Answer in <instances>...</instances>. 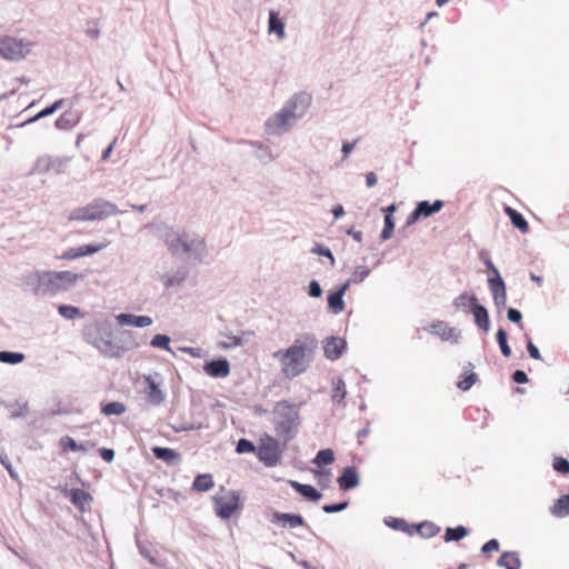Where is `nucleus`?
I'll list each match as a JSON object with an SVG mask.
<instances>
[{"mask_svg":"<svg viewBox=\"0 0 569 569\" xmlns=\"http://www.w3.org/2000/svg\"><path fill=\"white\" fill-rule=\"evenodd\" d=\"M317 346L316 337L307 333L298 337L288 348L274 351L272 356L280 362L282 375L293 379L307 370Z\"/></svg>","mask_w":569,"mask_h":569,"instance_id":"1","label":"nucleus"},{"mask_svg":"<svg viewBox=\"0 0 569 569\" xmlns=\"http://www.w3.org/2000/svg\"><path fill=\"white\" fill-rule=\"evenodd\" d=\"M34 277L33 292L37 296H56L70 289L80 279V274L69 270L37 271Z\"/></svg>","mask_w":569,"mask_h":569,"instance_id":"2","label":"nucleus"},{"mask_svg":"<svg viewBox=\"0 0 569 569\" xmlns=\"http://www.w3.org/2000/svg\"><path fill=\"white\" fill-rule=\"evenodd\" d=\"M272 421L277 436L288 442L295 438L301 422L299 407L287 400L278 401L272 410Z\"/></svg>","mask_w":569,"mask_h":569,"instance_id":"3","label":"nucleus"},{"mask_svg":"<svg viewBox=\"0 0 569 569\" xmlns=\"http://www.w3.org/2000/svg\"><path fill=\"white\" fill-rule=\"evenodd\" d=\"M310 101L311 98L308 94L295 96L287 107L267 120L266 132L268 134H281L284 132L289 128L290 122L309 107Z\"/></svg>","mask_w":569,"mask_h":569,"instance_id":"4","label":"nucleus"},{"mask_svg":"<svg viewBox=\"0 0 569 569\" xmlns=\"http://www.w3.org/2000/svg\"><path fill=\"white\" fill-rule=\"evenodd\" d=\"M164 243L174 256L193 254L196 258H201L206 254L204 239L198 236L180 234L174 230H168L164 234Z\"/></svg>","mask_w":569,"mask_h":569,"instance_id":"5","label":"nucleus"},{"mask_svg":"<svg viewBox=\"0 0 569 569\" xmlns=\"http://www.w3.org/2000/svg\"><path fill=\"white\" fill-rule=\"evenodd\" d=\"M118 212L119 210L116 204L102 199H97L84 207L74 209L68 214L67 219L68 221L103 220Z\"/></svg>","mask_w":569,"mask_h":569,"instance_id":"6","label":"nucleus"},{"mask_svg":"<svg viewBox=\"0 0 569 569\" xmlns=\"http://www.w3.org/2000/svg\"><path fill=\"white\" fill-rule=\"evenodd\" d=\"M257 456L267 467L277 466L282 456V448L278 439L264 433L259 441Z\"/></svg>","mask_w":569,"mask_h":569,"instance_id":"7","label":"nucleus"},{"mask_svg":"<svg viewBox=\"0 0 569 569\" xmlns=\"http://www.w3.org/2000/svg\"><path fill=\"white\" fill-rule=\"evenodd\" d=\"M214 511L221 519H229L241 508L240 496L234 490L221 489L213 497Z\"/></svg>","mask_w":569,"mask_h":569,"instance_id":"8","label":"nucleus"},{"mask_svg":"<svg viewBox=\"0 0 569 569\" xmlns=\"http://www.w3.org/2000/svg\"><path fill=\"white\" fill-rule=\"evenodd\" d=\"M28 49L26 44L18 39L4 37L0 39V56L9 60H19L26 56Z\"/></svg>","mask_w":569,"mask_h":569,"instance_id":"9","label":"nucleus"},{"mask_svg":"<svg viewBox=\"0 0 569 569\" xmlns=\"http://www.w3.org/2000/svg\"><path fill=\"white\" fill-rule=\"evenodd\" d=\"M443 207L442 200H436L433 203L429 201L418 202L416 209L408 216L407 224L411 226L416 223L420 218H428L433 213L439 212Z\"/></svg>","mask_w":569,"mask_h":569,"instance_id":"10","label":"nucleus"},{"mask_svg":"<svg viewBox=\"0 0 569 569\" xmlns=\"http://www.w3.org/2000/svg\"><path fill=\"white\" fill-rule=\"evenodd\" d=\"M487 266L489 269H491L496 277L495 278H490L489 279V288L493 295V299L496 301V303L498 305L501 300L502 303H505L506 301V288H505V282L503 280L501 279L498 270L495 268V266L492 264V262L489 260L487 261Z\"/></svg>","mask_w":569,"mask_h":569,"instance_id":"11","label":"nucleus"},{"mask_svg":"<svg viewBox=\"0 0 569 569\" xmlns=\"http://www.w3.org/2000/svg\"><path fill=\"white\" fill-rule=\"evenodd\" d=\"M346 349V341L338 337H331L325 341L323 353L329 360H337Z\"/></svg>","mask_w":569,"mask_h":569,"instance_id":"12","label":"nucleus"},{"mask_svg":"<svg viewBox=\"0 0 569 569\" xmlns=\"http://www.w3.org/2000/svg\"><path fill=\"white\" fill-rule=\"evenodd\" d=\"M104 247H106L104 243H100V244H86V246H82L79 248H70L60 256V259H62V260L78 259V258H81L84 256L93 254V253L100 251L101 249H103Z\"/></svg>","mask_w":569,"mask_h":569,"instance_id":"13","label":"nucleus"},{"mask_svg":"<svg viewBox=\"0 0 569 569\" xmlns=\"http://www.w3.org/2000/svg\"><path fill=\"white\" fill-rule=\"evenodd\" d=\"M271 522L293 529L303 526L305 519L300 515L274 512Z\"/></svg>","mask_w":569,"mask_h":569,"instance_id":"14","label":"nucleus"},{"mask_svg":"<svg viewBox=\"0 0 569 569\" xmlns=\"http://www.w3.org/2000/svg\"><path fill=\"white\" fill-rule=\"evenodd\" d=\"M203 369L207 375L214 378H224L230 373V366L226 359L209 361Z\"/></svg>","mask_w":569,"mask_h":569,"instance_id":"15","label":"nucleus"},{"mask_svg":"<svg viewBox=\"0 0 569 569\" xmlns=\"http://www.w3.org/2000/svg\"><path fill=\"white\" fill-rule=\"evenodd\" d=\"M144 381L147 383L146 395L148 401L152 405H160L163 401L164 396L159 383H157L151 376H146Z\"/></svg>","mask_w":569,"mask_h":569,"instance_id":"16","label":"nucleus"},{"mask_svg":"<svg viewBox=\"0 0 569 569\" xmlns=\"http://www.w3.org/2000/svg\"><path fill=\"white\" fill-rule=\"evenodd\" d=\"M117 321L121 326H133V327H148L152 323V319L149 316H136L131 313H120L117 316Z\"/></svg>","mask_w":569,"mask_h":569,"instance_id":"17","label":"nucleus"},{"mask_svg":"<svg viewBox=\"0 0 569 569\" xmlns=\"http://www.w3.org/2000/svg\"><path fill=\"white\" fill-rule=\"evenodd\" d=\"M359 483L358 471L355 467H347L343 469L342 475L338 478L339 488L349 490L357 487Z\"/></svg>","mask_w":569,"mask_h":569,"instance_id":"18","label":"nucleus"},{"mask_svg":"<svg viewBox=\"0 0 569 569\" xmlns=\"http://www.w3.org/2000/svg\"><path fill=\"white\" fill-rule=\"evenodd\" d=\"M348 287H349V282L345 283L343 286L340 287L339 290H337L336 292H332L328 296L329 308L335 313H340L343 311V309H345L343 295L347 291Z\"/></svg>","mask_w":569,"mask_h":569,"instance_id":"19","label":"nucleus"},{"mask_svg":"<svg viewBox=\"0 0 569 569\" xmlns=\"http://www.w3.org/2000/svg\"><path fill=\"white\" fill-rule=\"evenodd\" d=\"M80 113L77 111H64L57 120L56 127L60 130H68L73 128L80 121Z\"/></svg>","mask_w":569,"mask_h":569,"instance_id":"20","label":"nucleus"},{"mask_svg":"<svg viewBox=\"0 0 569 569\" xmlns=\"http://www.w3.org/2000/svg\"><path fill=\"white\" fill-rule=\"evenodd\" d=\"M431 331L439 336L442 340L457 339L458 333L455 328L450 327L445 321H435L430 326Z\"/></svg>","mask_w":569,"mask_h":569,"instance_id":"21","label":"nucleus"},{"mask_svg":"<svg viewBox=\"0 0 569 569\" xmlns=\"http://www.w3.org/2000/svg\"><path fill=\"white\" fill-rule=\"evenodd\" d=\"M497 565L505 569H520L521 560L516 551H505L497 560Z\"/></svg>","mask_w":569,"mask_h":569,"instance_id":"22","label":"nucleus"},{"mask_svg":"<svg viewBox=\"0 0 569 569\" xmlns=\"http://www.w3.org/2000/svg\"><path fill=\"white\" fill-rule=\"evenodd\" d=\"M505 212L511 220V223L520 232L527 233L529 231V224L521 213L511 207H505Z\"/></svg>","mask_w":569,"mask_h":569,"instance_id":"23","label":"nucleus"},{"mask_svg":"<svg viewBox=\"0 0 569 569\" xmlns=\"http://www.w3.org/2000/svg\"><path fill=\"white\" fill-rule=\"evenodd\" d=\"M290 486L305 498L311 501H318L321 498V493L311 485H302L298 481H290Z\"/></svg>","mask_w":569,"mask_h":569,"instance_id":"24","label":"nucleus"},{"mask_svg":"<svg viewBox=\"0 0 569 569\" xmlns=\"http://www.w3.org/2000/svg\"><path fill=\"white\" fill-rule=\"evenodd\" d=\"M550 512L557 518L569 516V493L558 498L550 507Z\"/></svg>","mask_w":569,"mask_h":569,"instance_id":"25","label":"nucleus"},{"mask_svg":"<svg viewBox=\"0 0 569 569\" xmlns=\"http://www.w3.org/2000/svg\"><path fill=\"white\" fill-rule=\"evenodd\" d=\"M471 312L473 315L475 322L477 323V326L479 328H481L482 330L488 331L489 330V317H488V312H487L486 308L476 303L471 308Z\"/></svg>","mask_w":569,"mask_h":569,"instance_id":"26","label":"nucleus"},{"mask_svg":"<svg viewBox=\"0 0 569 569\" xmlns=\"http://www.w3.org/2000/svg\"><path fill=\"white\" fill-rule=\"evenodd\" d=\"M214 486L213 478L210 473H202L196 477L192 483V489L198 492H206Z\"/></svg>","mask_w":569,"mask_h":569,"instance_id":"27","label":"nucleus"},{"mask_svg":"<svg viewBox=\"0 0 569 569\" xmlns=\"http://www.w3.org/2000/svg\"><path fill=\"white\" fill-rule=\"evenodd\" d=\"M269 32L276 33L281 40L284 38V23L273 10L269 12Z\"/></svg>","mask_w":569,"mask_h":569,"instance_id":"28","label":"nucleus"},{"mask_svg":"<svg viewBox=\"0 0 569 569\" xmlns=\"http://www.w3.org/2000/svg\"><path fill=\"white\" fill-rule=\"evenodd\" d=\"M152 452L157 459L172 463L180 458V453L171 448L153 447Z\"/></svg>","mask_w":569,"mask_h":569,"instance_id":"29","label":"nucleus"},{"mask_svg":"<svg viewBox=\"0 0 569 569\" xmlns=\"http://www.w3.org/2000/svg\"><path fill=\"white\" fill-rule=\"evenodd\" d=\"M477 380H478V377L472 371V365L469 363L468 369L465 370V372H463L462 379H460L457 382V387L462 391H467L476 383Z\"/></svg>","mask_w":569,"mask_h":569,"instance_id":"30","label":"nucleus"},{"mask_svg":"<svg viewBox=\"0 0 569 569\" xmlns=\"http://www.w3.org/2000/svg\"><path fill=\"white\" fill-rule=\"evenodd\" d=\"M91 500V497L88 492L82 489H72L71 490V501L77 507L83 509L86 505H88Z\"/></svg>","mask_w":569,"mask_h":569,"instance_id":"31","label":"nucleus"},{"mask_svg":"<svg viewBox=\"0 0 569 569\" xmlns=\"http://www.w3.org/2000/svg\"><path fill=\"white\" fill-rule=\"evenodd\" d=\"M469 531L463 526H458L456 528H447L445 533L446 541H459L460 539L468 536Z\"/></svg>","mask_w":569,"mask_h":569,"instance_id":"32","label":"nucleus"},{"mask_svg":"<svg viewBox=\"0 0 569 569\" xmlns=\"http://www.w3.org/2000/svg\"><path fill=\"white\" fill-rule=\"evenodd\" d=\"M476 303L477 298L467 293L458 296L453 301L455 307L459 310H467L469 307L472 308Z\"/></svg>","mask_w":569,"mask_h":569,"instance_id":"33","label":"nucleus"},{"mask_svg":"<svg viewBox=\"0 0 569 569\" xmlns=\"http://www.w3.org/2000/svg\"><path fill=\"white\" fill-rule=\"evenodd\" d=\"M60 446L61 448L67 451H86L88 449L87 445L83 443H77L71 437L66 436L60 439Z\"/></svg>","mask_w":569,"mask_h":569,"instance_id":"34","label":"nucleus"},{"mask_svg":"<svg viewBox=\"0 0 569 569\" xmlns=\"http://www.w3.org/2000/svg\"><path fill=\"white\" fill-rule=\"evenodd\" d=\"M333 461H335V453L331 449L320 450L313 460V462L319 467L325 466V465H331Z\"/></svg>","mask_w":569,"mask_h":569,"instance_id":"35","label":"nucleus"},{"mask_svg":"<svg viewBox=\"0 0 569 569\" xmlns=\"http://www.w3.org/2000/svg\"><path fill=\"white\" fill-rule=\"evenodd\" d=\"M24 355L20 352L0 351V362L17 365L22 362Z\"/></svg>","mask_w":569,"mask_h":569,"instance_id":"36","label":"nucleus"},{"mask_svg":"<svg viewBox=\"0 0 569 569\" xmlns=\"http://www.w3.org/2000/svg\"><path fill=\"white\" fill-rule=\"evenodd\" d=\"M58 312L61 317L66 319H76L83 317L80 309L73 306L62 305L58 308Z\"/></svg>","mask_w":569,"mask_h":569,"instance_id":"37","label":"nucleus"},{"mask_svg":"<svg viewBox=\"0 0 569 569\" xmlns=\"http://www.w3.org/2000/svg\"><path fill=\"white\" fill-rule=\"evenodd\" d=\"M346 395H347L346 383L341 378H339L333 383L332 400L337 401V402H341L346 398Z\"/></svg>","mask_w":569,"mask_h":569,"instance_id":"38","label":"nucleus"},{"mask_svg":"<svg viewBox=\"0 0 569 569\" xmlns=\"http://www.w3.org/2000/svg\"><path fill=\"white\" fill-rule=\"evenodd\" d=\"M417 531L421 537L431 538L439 532V528L432 522H422L417 527Z\"/></svg>","mask_w":569,"mask_h":569,"instance_id":"39","label":"nucleus"},{"mask_svg":"<svg viewBox=\"0 0 569 569\" xmlns=\"http://www.w3.org/2000/svg\"><path fill=\"white\" fill-rule=\"evenodd\" d=\"M98 348L108 357H119L121 355V349L118 346L111 343L110 341H102V343L99 345Z\"/></svg>","mask_w":569,"mask_h":569,"instance_id":"40","label":"nucleus"},{"mask_svg":"<svg viewBox=\"0 0 569 569\" xmlns=\"http://www.w3.org/2000/svg\"><path fill=\"white\" fill-rule=\"evenodd\" d=\"M497 341L499 343L500 350L505 357H510L511 349L507 342V332L503 329H499L497 331Z\"/></svg>","mask_w":569,"mask_h":569,"instance_id":"41","label":"nucleus"},{"mask_svg":"<svg viewBox=\"0 0 569 569\" xmlns=\"http://www.w3.org/2000/svg\"><path fill=\"white\" fill-rule=\"evenodd\" d=\"M62 103H63L62 99L57 100L52 106H50V107L41 110L40 112H38L33 118H31L29 120V122H32V121H36V120H39L41 118H44L47 116L52 114L53 112H56L58 109L61 108Z\"/></svg>","mask_w":569,"mask_h":569,"instance_id":"42","label":"nucleus"},{"mask_svg":"<svg viewBox=\"0 0 569 569\" xmlns=\"http://www.w3.org/2000/svg\"><path fill=\"white\" fill-rule=\"evenodd\" d=\"M126 410V407L121 402H109L102 408L104 415H121Z\"/></svg>","mask_w":569,"mask_h":569,"instance_id":"43","label":"nucleus"},{"mask_svg":"<svg viewBox=\"0 0 569 569\" xmlns=\"http://www.w3.org/2000/svg\"><path fill=\"white\" fill-rule=\"evenodd\" d=\"M553 469L562 475L569 473V461L562 457H556L552 463Z\"/></svg>","mask_w":569,"mask_h":569,"instance_id":"44","label":"nucleus"},{"mask_svg":"<svg viewBox=\"0 0 569 569\" xmlns=\"http://www.w3.org/2000/svg\"><path fill=\"white\" fill-rule=\"evenodd\" d=\"M170 338L166 335H156L151 340V346L154 348H162L170 350Z\"/></svg>","mask_w":569,"mask_h":569,"instance_id":"45","label":"nucleus"},{"mask_svg":"<svg viewBox=\"0 0 569 569\" xmlns=\"http://www.w3.org/2000/svg\"><path fill=\"white\" fill-rule=\"evenodd\" d=\"M393 229H395L393 218L390 217V214H385V228L381 231V238L383 240L389 239L392 236Z\"/></svg>","mask_w":569,"mask_h":569,"instance_id":"46","label":"nucleus"},{"mask_svg":"<svg viewBox=\"0 0 569 569\" xmlns=\"http://www.w3.org/2000/svg\"><path fill=\"white\" fill-rule=\"evenodd\" d=\"M254 450V445L247 439H240L237 443V452L239 453L253 452Z\"/></svg>","mask_w":569,"mask_h":569,"instance_id":"47","label":"nucleus"},{"mask_svg":"<svg viewBox=\"0 0 569 569\" xmlns=\"http://www.w3.org/2000/svg\"><path fill=\"white\" fill-rule=\"evenodd\" d=\"M499 541L497 539H490L489 541H487L482 548H481V551L483 553H489V552H492V551H498L499 550Z\"/></svg>","mask_w":569,"mask_h":569,"instance_id":"48","label":"nucleus"},{"mask_svg":"<svg viewBox=\"0 0 569 569\" xmlns=\"http://www.w3.org/2000/svg\"><path fill=\"white\" fill-rule=\"evenodd\" d=\"M347 506H348V502H341V503H336V505H325L322 507V510L327 513H333V512L345 510L347 508Z\"/></svg>","mask_w":569,"mask_h":569,"instance_id":"49","label":"nucleus"},{"mask_svg":"<svg viewBox=\"0 0 569 569\" xmlns=\"http://www.w3.org/2000/svg\"><path fill=\"white\" fill-rule=\"evenodd\" d=\"M507 317L510 321L516 322V323H520L521 319H522L521 312L513 308L508 309Z\"/></svg>","mask_w":569,"mask_h":569,"instance_id":"50","label":"nucleus"},{"mask_svg":"<svg viewBox=\"0 0 569 569\" xmlns=\"http://www.w3.org/2000/svg\"><path fill=\"white\" fill-rule=\"evenodd\" d=\"M309 295L315 298H318L322 295V290L316 280H312L309 284Z\"/></svg>","mask_w":569,"mask_h":569,"instance_id":"51","label":"nucleus"},{"mask_svg":"<svg viewBox=\"0 0 569 569\" xmlns=\"http://www.w3.org/2000/svg\"><path fill=\"white\" fill-rule=\"evenodd\" d=\"M99 453L106 462H111L114 458V451L112 449L101 448Z\"/></svg>","mask_w":569,"mask_h":569,"instance_id":"52","label":"nucleus"},{"mask_svg":"<svg viewBox=\"0 0 569 569\" xmlns=\"http://www.w3.org/2000/svg\"><path fill=\"white\" fill-rule=\"evenodd\" d=\"M512 379L517 383H526L528 381L527 373L522 370H516L512 375Z\"/></svg>","mask_w":569,"mask_h":569,"instance_id":"53","label":"nucleus"},{"mask_svg":"<svg viewBox=\"0 0 569 569\" xmlns=\"http://www.w3.org/2000/svg\"><path fill=\"white\" fill-rule=\"evenodd\" d=\"M527 349H528V352H529L531 358H533L536 360H540L541 359V355H540L538 348L531 341H528Z\"/></svg>","mask_w":569,"mask_h":569,"instance_id":"54","label":"nucleus"},{"mask_svg":"<svg viewBox=\"0 0 569 569\" xmlns=\"http://www.w3.org/2000/svg\"><path fill=\"white\" fill-rule=\"evenodd\" d=\"M0 462L6 467V469L9 471L10 476L13 478L14 473L11 467V463L8 460V457L6 455L0 453Z\"/></svg>","mask_w":569,"mask_h":569,"instance_id":"55","label":"nucleus"},{"mask_svg":"<svg viewBox=\"0 0 569 569\" xmlns=\"http://www.w3.org/2000/svg\"><path fill=\"white\" fill-rule=\"evenodd\" d=\"M366 184L371 188L377 184V176L375 172H369L366 176Z\"/></svg>","mask_w":569,"mask_h":569,"instance_id":"56","label":"nucleus"},{"mask_svg":"<svg viewBox=\"0 0 569 569\" xmlns=\"http://www.w3.org/2000/svg\"><path fill=\"white\" fill-rule=\"evenodd\" d=\"M355 144H356V142H345L342 144V152H343L345 158H347L349 156V153L355 148Z\"/></svg>","mask_w":569,"mask_h":569,"instance_id":"57","label":"nucleus"},{"mask_svg":"<svg viewBox=\"0 0 569 569\" xmlns=\"http://www.w3.org/2000/svg\"><path fill=\"white\" fill-rule=\"evenodd\" d=\"M116 142H117V141H116V139H114V140L110 143V146H109V147H108V148L102 152V157H101V158H102V160H103V161H106V160H108V159H109V157H110V154H111V152H112V150H113V147H114Z\"/></svg>","mask_w":569,"mask_h":569,"instance_id":"58","label":"nucleus"},{"mask_svg":"<svg viewBox=\"0 0 569 569\" xmlns=\"http://www.w3.org/2000/svg\"><path fill=\"white\" fill-rule=\"evenodd\" d=\"M332 213L335 216L336 219L342 217L345 214V210H343V207L342 206H336L333 209H332Z\"/></svg>","mask_w":569,"mask_h":569,"instance_id":"59","label":"nucleus"},{"mask_svg":"<svg viewBox=\"0 0 569 569\" xmlns=\"http://www.w3.org/2000/svg\"><path fill=\"white\" fill-rule=\"evenodd\" d=\"M397 207L395 203L386 207V208H382V211L385 212V214H390V217H392L393 212L396 211Z\"/></svg>","mask_w":569,"mask_h":569,"instance_id":"60","label":"nucleus"},{"mask_svg":"<svg viewBox=\"0 0 569 569\" xmlns=\"http://www.w3.org/2000/svg\"><path fill=\"white\" fill-rule=\"evenodd\" d=\"M89 33L94 39L98 38V36H99V31L98 30H90Z\"/></svg>","mask_w":569,"mask_h":569,"instance_id":"61","label":"nucleus"},{"mask_svg":"<svg viewBox=\"0 0 569 569\" xmlns=\"http://www.w3.org/2000/svg\"><path fill=\"white\" fill-rule=\"evenodd\" d=\"M321 253L327 256V257H329L330 259H333V257H332V254H331L329 249H326V250L321 251Z\"/></svg>","mask_w":569,"mask_h":569,"instance_id":"62","label":"nucleus"},{"mask_svg":"<svg viewBox=\"0 0 569 569\" xmlns=\"http://www.w3.org/2000/svg\"><path fill=\"white\" fill-rule=\"evenodd\" d=\"M449 0H436V3L438 7H442L443 4H446Z\"/></svg>","mask_w":569,"mask_h":569,"instance_id":"63","label":"nucleus"},{"mask_svg":"<svg viewBox=\"0 0 569 569\" xmlns=\"http://www.w3.org/2000/svg\"><path fill=\"white\" fill-rule=\"evenodd\" d=\"M367 274H368L367 270L360 272V280L365 279L367 277Z\"/></svg>","mask_w":569,"mask_h":569,"instance_id":"64","label":"nucleus"}]
</instances>
